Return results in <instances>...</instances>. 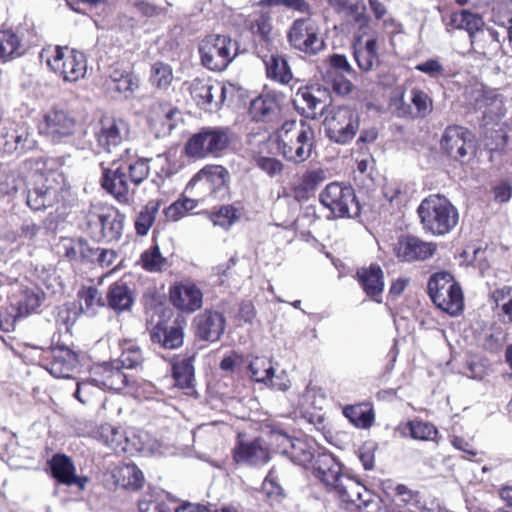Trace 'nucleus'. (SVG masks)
Listing matches in <instances>:
<instances>
[{"instance_id":"obj_1","label":"nucleus","mask_w":512,"mask_h":512,"mask_svg":"<svg viewBox=\"0 0 512 512\" xmlns=\"http://www.w3.org/2000/svg\"><path fill=\"white\" fill-rule=\"evenodd\" d=\"M280 98L274 91L258 95V137L261 153H273L271 145L285 160L294 164L307 161L315 147V131L306 121L282 122Z\"/></svg>"},{"instance_id":"obj_2","label":"nucleus","mask_w":512,"mask_h":512,"mask_svg":"<svg viewBox=\"0 0 512 512\" xmlns=\"http://www.w3.org/2000/svg\"><path fill=\"white\" fill-rule=\"evenodd\" d=\"M150 161L140 157L132 148H126L108 165L100 163L101 188L120 205L133 204L136 188L150 175Z\"/></svg>"},{"instance_id":"obj_3","label":"nucleus","mask_w":512,"mask_h":512,"mask_svg":"<svg viewBox=\"0 0 512 512\" xmlns=\"http://www.w3.org/2000/svg\"><path fill=\"white\" fill-rule=\"evenodd\" d=\"M64 163L63 157L50 156L31 157L24 161L25 169L36 177L26 200L32 210L46 209L64 201L65 190L60 173Z\"/></svg>"},{"instance_id":"obj_4","label":"nucleus","mask_w":512,"mask_h":512,"mask_svg":"<svg viewBox=\"0 0 512 512\" xmlns=\"http://www.w3.org/2000/svg\"><path fill=\"white\" fill-rule=\"evenodd\" d=\"M125 215L114 205L98 202L83 211L82 231L96 242H117L124 230Z\"/></svg>"},{"instance_id":"obj_5","label":"nucleus","mask_w":512,"mask_h":512,"mask_svg":"<svg viewBox=\"0 0 512 512\" xmlns=\"http://www.w3.org/2000/svg\"><path fill=\"white\" fill-rule=\"evenodd\" d=\"M423 229L434 236L451 232L458 224L457 208L440 194L425 197L417 208Z\"/></svg>"},{"instance_id":"obj_6","label":"nucleus","mask_w":512,"mask_h":512,"mask_svg":"<svg viewBox=\"0 0 512 512\" xmlns=\"http://www.w3.org/2000/svg\"><path fill=\"white\" fill-rule=\"evenodd\" d=\"M233 133L229 127L207 126L194 133L184 145L185 155L194 160L222 157L229 149Z\"/></svg>"},{"instance_id":"obj_7","label":"nucleus","mask_w":512,"mask_h":512,"mask_svg":"<svg viewBox=\"0 0 512 512\" xmlns=\"http://www.w3.org/2000/svg\"><path fill=\"white\" fill-rule=\"evenodd\" d=\"M40 57L49 69L65 82H77L85 77L87 58L85 54L68 46H49L42 49Z\"/></svg>"},{"instance_id":"obj_8","label":"nucleus","mask_w":512,"mask_h":512,"mask_svg":"<svg viewBox=\"0 0 512 512\" xmlns=\"http://www.w3.org/2000/svg\"><path fill=\"white\" fill-rule=\"evenodd\" d=\"M427 293L437 308L456 316L463 311V292L454 276L445 271L432 274L428 280Z\"/></svg>"},{"instance_id":"obj_9","label":"nucleus","mask_w":512,"mask_h":512,"mask_svg":"<svg viewBox=\"0 0 512 512\" xmlns=\"http://www.w3.org/2000/svg\"><path fill=\"white\" fill-rule=\"evenodd\" d=\"M326 136L334 143H350L360 127V116L349 106L331 107L323 121Z\"/></svg>"},{"instance_id":"obj_10","label":"nucleus","mask_w":512,"mask_h":512,"mask_svg":"<svg viewBox=\"0 0 512 512\" xmlns=\"http://www.w3.org/2000/svg\"><path fill=\"white\" fill-rule=\"evenodd\" d=\"M236 43L229 36L210 34L199 43L202 65L211 71H223L236 56Z\"/></svg>"},{"instance_id":"obj_11","label":"nucleus","mask_w":512,"mask_h":512,"mask_svg":"<svg viewBox=\"0 0 512 512\" xmlns=\"http://www.w3.org/2000/svg\"><path fill=\"white\" fill-rule=\"evenodd\" d=\"M319 201L336 218H352L361 213L360 203L351 185L331 182L319 194Z\"/></svg>"},{"instance_id":"obj_12","label":"nucleus","mask_w":512,"mask_h":512,"mask_svg":"<svg viewBox=\"0 0 512 512\" xmlns=\"http://www.w3.org/2000/svg\"><path fill=\"white\" fill-rule=\"evenodd\" d=\"M78 127V119L72 111L54 105L43 112L38 130L52 141L61 142L65 138L73 136Z\"/></svg>"},{"instance_id":"obj_13","label":"nucleus","mask_w":512,"mask_h":512,"mask_svg":"<svg viewBox=\"0 0 512 512\" xmlns=\"http://www.w3.org/2000/svg\"><path fill=\"white\" fill-rule=\"evenodd\" d=\"M229 179V172L224 166L207 164L191 178L187 189H195L200 200L217 198L219 193L227 192Z\"/></svg>"},{"instance_id":"obj_14","label":"nucleus","mask_w":512,"mask_h":512,"mask_svg":"<svg viewBox=\"0 0 512 512\" xmlns=\"http://www.w3.org/2000/svg\"><path fill=\"white\" fill-rule=\"evenodd\" d=\"M441 149L449 158L467 162L475 152L474 136L465 127L449 125L440 140Z\"/></svg>"},{"instance_id":"obj_15","label":"nucleus","mask_w":512,"mask_h":512,"mask_svg":"<svg viewBox=\"0 0 512 512\" xmlns=\"http://www.w3.org/2000/svg\"><path fill=\"white\" fill-rule=\"evenodd\" d=\"M287 37L294 49L305 54L315 55L324 47V42L318 33V27L311 18L296 19L292 23Z\"/></svg>"},{"instance_id":"obj_16","label":"nucleus","mask_w":512,"mask_h":512,"mask_svg":"<svg viewBox=\"0 0 512 512\" xmlns=\"http://www.w3.org/2000/svg\"><path fill=\"white\" fill-rule=\"evenodd\" d=\"M327 179V172L323 168H308L302 173H296L287 186L284 187V194L292 197L295 201L306 202L315 196L318 188Z\"/></svg>"},{"instance_id":"obj_17","label":"nucleus","mask_w":512,"mask_h":512,"mask_svg":"<svg viewBox=\"0 0 512 512\" xmlns=\"http://www.w3.org/2000/svg\"><path fill=\"white\" fill-rule=\"evenodd\" d=\"M292 437L269 420L258 421V460L267 462L271 453L286 454Z\"/></svg>"},{"instance_id":"obj_18","label":"nucleus","mask_w":512,"mask_h":512,"mask_svg":"<svg viewBox=\"0 0 512 512\" xmlns=\"http://www.w3.org/2000/svg\"><path fill=\"white\" fill-rule=\"evenodd\" d=\"M189 92L197 106L204 110H218L226 100L227 87L219 81L195 78L189 86Z\"/></svg>"},{"instance_id":"obj_19","label":"nucleus","mask_w":512,"mask_h":512,"mask_svg":"<svg viewBox=\"0 0 512 512\" xmlns=\"http://www.w3.org/2000/svg\"><path fill=\"white\" fill-rule=\"evenodd\" d=\"M168 298L176 310L185 314H192L203 305V292L191 279H183L171 284Z\"/></svg>"},{"instance_id":"obj_20","label":"nucleus","mask_w":512,"mask_h":512,"mask_svg":"<svg viewBox=\"0 0 512 512\" xmlns=\"http://www.w3.org/2000/svg\"><path fill=\"white\" fill-rule=\"evenodd\" d=\"M437 251V244L426 242L422 239L410 235H400L393 244V253L401 262L425 261L431 258Z\"/></svg>"},{"instance_id":"obj_21","label":"nucleus","mask_w":512,"mask_h":512,"mask_svg":"<svg viewBox=\"0 0 512 512\" xmlns=\"http://www.w3.org/2000/svg\"><path fill=\"white\" fill-rule=\"evenodd\" d=\"M129 133L128 123L121 119L111 116H102L99 120L98 128L94 132V137L98 147L107 152L122 144Z\"/></svg>"},{"instance_id":"obj_22","label":"nucleus","mask_w":512,"mask_h":512,"mask_svg":"<svg viewBox=\"0 0 512 512\" xmlns=\"http://www.w3.org/2000/svg\"><path fill=\"white\" fill-rule=\"evenodd\" d=\"M308 471L312 473L329 493L346 475L343 473L342 463L326 448L320 452V455H318Z\"/></svg>"},{"instance_id":"obj_23","label":"nucleus","mask_w":512,"mask_h":512,"mask_svg":"<svg viewBox=\"0 0 512 512\" xmlns=\"http://www.w3.org/2000/svg\"><path fill=\"white\" fill-rule=\"evenodd\" d=\"M258 34L265 43L267 50L261 56L267 78L280 84H288L293 78V73L287 59L278 52L277 47L274 45V38L271 36L272 31L268 34V39L261 33L258 32Z\"/></svg>"},{"instance_id":"obj_24","label":"nucleus","mask_w":512,"mask_h":512,"mask_svg":"<svg viewBox=\"0 0 512 512\" xmlns=\"http://www.w3.org/2000/svg\"><path fill=\"white\" fill-rule=\"evenodd\" d=\"M185 320L180 316L161 318L151 330V340L165 349H176L184 341Z\"/></svg>"},{"instance_id":"obj_25","label":"nucleus","mask_w":512,"mask_h":512,"mask_svg":"<svg viewBox=\"0 0 512 512\" xmlns=\"http://www.w3.org/2000/svg\"><path fill=\"white\" fill-rule=\"evenodd\" d=\"M41 305L38 293L30 289L20 290L9 297L8 315L4 320L6 332L14 331L17 320L34 312Z\"/></svg>"},{"instance_id":"obj_26","label":"nucleus","mask_w":512,"mask_h":512,"mask_svg":"<svg viewBox=\"0 0 512 512\" xmlns=\"http://www.w3.org/2000/svg\"><path fill=\"white\" fill-rule=\"evenodd\" d=\"M50 476L60 485H75L79 490H84L89 478L78 476L72 459L63 453L54 454L47 462Z\"/></svg>"},{"instance_id":"obj_27","label":"nucleus","mask_w":512,"mask_h":512,"mask_svg":"<svg viewBox=\"0 0 512 512\" xmlns=\"http://www.w3.org/2000/svg\"><path fill=\"white\" fill-rule=\"evenodd\" d=\"M225 325L226 320L221 312L205 309L194 319L195 336L203 341L216 342L224 333Z\"/></svg>"},{"instance_id":"obj_28","label":"nucleus","mask_w":512,"mask_h":512,"mask_svg":"<svg viewBox=\"0 0 512 512\" xmlns=\"http://www.w3.org/2000/svg\"><path fill=\"white\" fill-rule=\"evenodd\" d=\"M354 278L367 297L377 303L382 302L385 282L384 271L379 264L371 263L358 268Z\"/></svg>"},{"instance_id":"obj_29","label":"nucleus","mask_w":512,"mask_h":512,"mask_svg":"<svg viewBox=\"0 0 512 512\" xmlns=\"http://www.w3.org/2000/svg\"><path fill=\"white\" fill-rule=\"evenodd\" d=\"M4 149L8 153H26L38 147L33 128L27 122H18L4 136Z\"/></svg>"},{"instance_id":"obj_30","label":"nucleus","mask_w":512,"mask_h":512,"mask_svg":"<svg viewBox=\"0 0 512 512\" xmlns=\"http://www.w3.org/2000/svg\"><path fill=\"white\" fill-rule=\"evenodd\" d=\"M78 365V354L67 346L58 345L51 349L46 368L56 378H69Z\"/></svg>"},{"instance_id":"obj_31","label":"nucleus","mask_w":512,"mask_h":512,"mask_svg":"<svg viewBox=\"0 0 512 512\" xmlns=\"http://www.w3.org/2000/svg\"><path fill=\"white\" fill-rule=\"evenodd\" d=\"M59 248L67 261L80 265H92L97 252L83 237H62Z\"/></svg>"},{"instance_id":"obj_32","label":"nucleus","mask_w":512,"mask_h":512,"mask_svg":"<svg viewBox=\"0 0 512 512\" xmlns=\"http://www.w3.org/2000/svg\"><path fill=\"white\" fill-rule=\"evenodd\" d=\"M117 361L103 362L92 370L93 381L104 388L121 391L129 385L127 375Z\"/></svg>"},{"instance_id":"obj_33","label":"nucleus","mask_w":512,"mask_h":512,"mask_svg":"<svg viewBox=\"0 0 512 512\" xmlns=\"http://www.w3.org/2000/svg\"><path fill=\"white\" fill-rule=\"evenodd\" d=\"M324 448L312 439L292 438L285 455L294 464L308 471Z\"/></svg>"},{"instance_id":"obj_34","label":"nucleus","mask_w":512,"mask_h":512,"mask_svg":"<svg viewBox=\"0 0 512 512\" xmlns=\"http://www.w3.org/2000/svg\"><path fill=\"white\" fill-rule=\"evenodd\" d=\"M105 299L106 306L116 314L130 311L135 302L133 290L123 281L110 284Z\"/></svg>"},{"instance_id":"obj_35","label":"nucleus","mask_w":512,"mask_h":512,"mask_svg":"<svg viewBox=\"0 0 512 512\" xmlns=\"http://www.w3.org/2000/svg\"><path fill=\"white\" fill-rule=\"evenodd\" d=\"M368 491L369 490L362 483L345 475L330 493H333L344 503L346 509L354 511L358 506V502L362 500L363 495Z\"/></svg>"},{"instance_id":"obj_36","label":"nucleus","mask_w":512,"mask_h":512,"mask_svg":"<svg viewBox=\"0 0 512 512\" xmlns=\"http://www.w3.org/2000/svg\"><path fill=\"white\" fill-rule=\"evenodd\" d=\"M343 416L356 428L367 430L375 422L373 404L368 401L342 406Z\"/></svg>"},{"instance_id":"obj_37","label":"nucleus","mask_w":512,"mask_h":512,"mask_svg":"<svg viewBox=\"0 0 512 512\" xmlns=\"http://www.w3.org/2000/svg\"><path fill=\"white\" fill-rule=\"evenodd\" d=\"M353 48L354 59L361 71L369 72L380 65L376 38L367 39L364 43L358 41Z\"/></svg>"},{"instance_id":"obj_38","label":"nucleus","mask_w":512,"mask_h":512,"mask_svg":"<svg viewBox=\"0 0 512 512\" xmlns=\"http://www.w3.org/2000/svg\"><path fill=\"white\" fill-rule=\"evenodd\" d=\"M219 366L225 372L235 373L240 378L249 377L252 381H256V369L253 361L236 351L226 355Z\"/></svg>"},{"instance_id":"obj_39","label":"nucleus","mask_w":512,"mask_h":512,"mask_svg":"<svg viewBox=\"0 0 512 512\" xmlns=\"http://www.w3.org/2000/svg\"><path fill=\"white\" fill-rule=\"evenodd\" d=\"M137 263L144 271L149 273H161L169 266L168 259L162 255L156 242L141 253Z\"/></svg>"},{"instance_id":"obj_40","label":"nucleus","mask_w":512,"mask_h":512,"mask_svg":"<svg viewBox=\"0 0 512 512\" xmlns=\"http://www.w3.org/2000/svg\"><path fill=\"white\" fill-rule=\"evenodd\" d=\"M411 104L406 107L404 115L409 116L412 119H424L433 111V99L428 93L419 88L411 89Z\"/></svg>"},{"instance_id":"obj_41","label":"nucleus","mask_w":512,"mask_h":512,"mask_svg":"<svg viewBox=\"0 0 512 512\" xmlns=\"http://www.w3.org/2000/svg\"><path fill=\"white\" fill-rule=\"evenodd\" d=\"M497 308V315L503 324H512V286L504 285L491 293Z\"/></svg>"},{"instance_id":"obj_42","label":"nucleus","mask_w":512,"mask_h":512,"mask_svg":"<svg viewBox=\"0 0 512 512\" xmlns=\"http://www.w3.org/2000/svg\"><path fill=\"white\" fill-rule=\"evenodd\" d=\"M245 433L239 432L232 449V459L236 466L253 465L256 458V440L246 441Z\"/></svg>"},{"instance_id":"obj_43","label":"nucleus","mask_w":512,"mask_h":512,"mask_svg":"<svg viewBox=\"0 0 512 512\" xmlns=\"http://www.w3.org/2000/svg\"><path fill=\"white\" fill-rule=\"evenodd\" d=\"M160 207L161 201L152 199L141 208L134 222L137 235L146 236L148 234L149 230L155 223Z\"/></svg>"},{"instance_id":"obj_44","label":"nucleus","mask_w":512,"mask_h":512,"mask_svg":"<svg viewBox=\"0 0 512 512\" xmlns=\"http://www.w3.org/2000/svg\"><path fill=\"white\" fill-rule=\"evenodd\" d=\"M78 299L83 302L79 309L88 316H95L99 308L106 306V299L95 286H84L77 293Z\"/></svg>"},{"instance_id":"obj_45","label":"nucleus","mask_w":512,"mask_h":512,"mask_svg":"<svg viewBox=\"0 0 512 512\" xmlns=\"http://www.w3.org/2000/svg\"><path fill=\"white\" fill-rule=\"evenodd\" d=\"M121 354L117 360L121 367L133 369L141 365L144 361L140 346L133 339H122L119 341Z\"/></svg>"},{"instance_id":"obj_46","label":"nucleus","mask_w":512,"mask_h":512,"mask_svg":"<svg viewBox=\"0 0 512 512\" xmlns=\"http://www.w3.org/2000/svg\"><path fill=\"white\" fill-rule=\"evenodd\" d=\"M174 80L171 65L163 61H156L150 67L149 82L157 90L166 91Z\"/></svg>"},{"instance_id":"obj_47","label":"nucleus","mask_w":512,"mask_h":512,"mask_svg":"<svg viewBox=\"0 0 512 512\" xmlns=\"http://www.w3.org/2000/svg\"><path fill=\"white\" fill-rule=\"evenodd\" d=\"M261 493L265 499L273 503H279L285 498V492L279 482L275 468H271L261 485Z\"/></svg>"},{"instance_id":"obj_48","label":"nucleus","mask_w":512,"mask_h":512,"mask_svg":"<svg viewBox=\"0 0 512 512\" xmlns=\"http://www.w3.org/2000/svg\"><path fill=\"white\" fill-rule=\"evenodd\" d=\"M91 434L93 438L114 450L121 445L123 439L121 431L108 423L100 424Z\"/></svg>"},{"instance_id":"obj_49","label":"nucleus","mask_w":512,"mask_h":512,"mask_svg":"<svg viewBox=\"0 0 512 512\" xmlns=\"http://www.w3.org/2000/svg\"><path fill=\"white\" fill-rule=\"evenodd\" d=\"M14 35L19 42V50H22V55L29 48L38 46L41 40L35 25L27 21L16 28Z\"/></svg>"},{"instance_id":"obj_50","label":"nucleus","mask_w":512,"mask_h":512,"mask_svg":"<svg viewBox=\"0 0 512 512\" xmlns=\"http://www.w3.org/2000/svg\"><path fill=\"white\" fill-rule=\"evenodd\" d=\"M21 55L22 50H19V42L14 31L0 30V60L6 62Z\"/></svg>"},{"instance_id":"obj_51","label":"nucleus","mask_w":512,"mask_h":512,"mask_svg":"<svg viewBox=\"0 0 512 512\" xmlns=\"http://www.w3.org/2000/svg\"><path fill=\"white\" fill-rule=\"evenodd\" d=\"M175 383L180 388H190L194 380V367L191 359L175 361L172 366Z\"/></svg>"},{"instance_id":"obj_52","label":"nucleus","mask_w":512,"mask_h":512,"mask_svg":"<svg viewBox=\"0 0 512 512\" xmlns=\"http://www.w3.org/2000/svg\"><path fill=\"white\" fill-rule=\"evenodd\" d=\"M415 69L430 79L439 81L441 79L447 80L454 76V74L447 69L438 58H429L415 66Z\"/></svg>"},{"instance_id":"obj_53","label":"nucleus","mask_w":512,"mask_h":512,"mask_svg":"<svg viewBox=\"0 0 512 512\" xmlns=\"http://www.w3.org/2000/svg\"><path fill=\"white\" fill-rule=\"evenodd\" d=\"M406 427L410 436L416 440L435 441L438 436V429L436 426L423 420L408 421Z\"/></svg>"},{"instance_id":"obj_54","label":"nucleus","mask_w":512,"mask_h":512,"mask_svg":"<svg viewBox=\"0 0 512 512\" xmlns=\"http://www.w3.org/2000/svg\"><path fill=\"white\" fill-rule=\"evenodd\" d=\"M240 216V209L233 205H223L219 209L209 213V219L214 225H218L226 229L236 222Z\"/></svg>"},{"instance_id":"obj_55","label":"nucleus","mask_w":512,"mask_h":512,"mask_svg":"<svg viewBox=\"0 0 512 512\" xmlns=\"http://www.w3.org/2000/svg\"><path fill=\"white\" fill-rule=\"evenodd\" d=\"M197 206V200L181 197L164 209L166 218L178 221Z\"/></svg>"},{"instance_id":"obj_56","label":"nucleus","mask_w":512,"mask_h":512,"mask_svg":"<svg viewBox=\"0 0 512 512\" xmlns=\"http://www.w3.org/2000/svg\"><path fill=\"white\" fill-rule=\"evenodd\" d=\"M98 385L92 380H86L77 383L74 397L84 405H89L98 400L100 392Z\"/></svg>"},{"instance_id":"obj_57","label":"nucleus","mask_w":512,"mask_h":512,"mask_svg":"<svg viewBox=\"0 0 512 512\" xmlns=\"http://www.w3.org/2000/svg\"><path fill=\"white\" fill-rule=\"evenodd\" d=\"M178 504L168 499H143L138 502L139 512H175Z\"/></svg>"},{"instance_id":"obj_58","label":"nucleus","mask_w":512,"mask_h":512,"mask_svg":"<svg viewBox=\"0 0 512 512\" xmlns=\"http://www.w3.org/2000/svg\"><path fill=\"white\" fill-rule=\"evenodd\" d=\"M277 0H260L258 7L260 8V17L258 18V32L261 33L266 39L268 34L272 31V17H271V3H276Z\"/></svg>"},{"instance_id":"obj_59","label":"nucleus","mask_w":512,"mask_h":512,"mask_svg":"<svg viewBox=\"0 0 512 512\" xmlns=\"http://www.w3.org/2000/svg\"><path fill=\"white\" fill-rule=\"evenodd\" d=\"M80 312L75 303H65L57 307L56 322L68 329L75 323Z\"/></svg>"},{"instance_id":"obj_60","label":"nucleus","mask_w":512,"mask_h":512,"mask_svg":"<svg viewBox=\"0 0 512 512\" xmlns=\"http://www.w3.org/2000/svg\"><path fill=\"white\" fill-rule=\"evenodd\" d=\"M494 11V21L498 25L506 27L510 39H512V0L500 4Z\"/></svg>"},{"instance_id":"obj_61","label":"nucleus","mask_w":512,"mask_h":512,"mask_svg":"<svg viewBox=\"0 0 512 512\" xmlns=\"http://www.w3.org/2000/svg\"><path fill=\"white\" fill-rule=\"evenodd\" d=\"M303 418L311 424L317 431H319L325 438L331 434L327 418L321 411L309 412L303 414Z\"/></svg>"},{"instance_id":"obj_62","label":"nucleus","mask_w":512,"mask_h":512,"mask_svg":"<svg viewBox=\"0 0 512 512\" xmlns=\"http://www.w3.org/2000/svg\"><path fill=\"white\" fill-rule=\"evenodd\" d=\"M501 104L500 95L494 89L482 88L475 98V105L478 109H487L490 106Z\"/></svg>"},{"instance_id":"obj_63","label":"nucleus","mask_w":512,"mask_h":512,"mask_svg":"<svg viewBox=\"0 0 512 512\" xmlns=\"http://www.w3.org/2000/svg\"><path fill=\"white\" fill-rule=\"evenodd\" d=\"M258 167L271 178L282 174L285 165L275 157H258Z\"/></svg>"},{"instance_id":"obj_64","label":"nucleus","mask_w":512,"mask_h":512,"mask_svg":"<svg viewBox=\"0 0 512 512\" xmlns=\"http://www.w3.org/2000/svg\"><path fill=\"white\" fill-rule=\"evenodd\" d=\"M354 512H382L383 507L379 496L372 493L370 490L366 492Z\"/></svg>"}]
</instances>
